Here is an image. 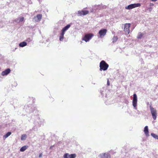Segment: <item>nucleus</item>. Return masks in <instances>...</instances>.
Returning a JSON list of instances; mask_svg holds the SVG:
<instances>
[{
    "label": "nucleus",
    "mask_w": 158,
    "mask_h": 158,
    "mask_svg": "<svg viewBox=\"0 0 158 158\" xmlns=\"http://www.w3.org/2000/svg\"><path fill=\"white\" fill-rule=\"evenodd\" d=\"M83 11H78L77 13V15L78 16H80L83 15Z\"/></svg>",
    "instance_id": "obj_23"
},
{
    "label": "nucleus",
    "mask_w": 158,
    "mask_h": 158,
    "mask_svg": "<svg viewBox=\"0 0 158 158\" xmlns=\"http://www.w3.org/2000/svg\"><path fill=\"white\" fill-rule=\"evenodd\" d=\"M143 34L142 33L139 32L137 36V38L138 39H140L143 37Z\"/></svg>",
    "instance_id": "obj_18"
},
{
    "label": "nucleus",
    "mask_w": 158,
    "mask_h": 158,
    "mask_svg": "<svg viewBox=\"0 0 158 158\" xmlns=\"http://www.w3.org/2000/svg\"><path fill=\"white\" fill-rule=\"evenodd\" d=\"M107 30L106 29H103L99 31V38H103L106 34Z\"/></svg>",
    "instance_id": "obj_6"
},
{
    "label": "nucleus",
    "mask_w": 158,
    "mask_h": 158,
    "mask_svg": "<svg viewBox=\"0 0 158 158\" xmlns=\"http://www.w3.org/2000/svg\"><path fill=\"white\" fill-rule=\"evenodd\" d=\"M140 6L141 4L139 3L133 4L127 6H126L125 8L126 9L130 10L136 7H139Z\"/></svg>",
    "instance_id": "obj_4"
},
{
    "label": "nucleus",
    "mask_w": 158,
    "mask_h": 158,
    "mask_svg": "<svg viewBox=\"0 0 158 158\" xmlns=\"http://www.w3.org/2000/svg\"><path fill=\"white\" fill-rule=\"evenodd\" d=\"M131 26V24L129 23H126L124 24V31H125L126 34H128L130 33L129 28Z\"/></svg>",
    "instance_id": "obj_3"
},
{
    "label": "nucleus",
    "mask_w": 158,
    "mask_h": 158,
    "mask_svg": "<svg viewBox=\"0 0 158 158\" xmlns=\"http://www.w3.org/2000/svg\"><path fill=\"white\" fill-rule=\"evenodd\" d=\"M27 45V43L26 42L23 41L20 43L19 44V46L21 47H23Z\"/></svg>",
    "instance_id": "obj_15"
},
{
    "label": "nucleus",
    "mask_w": 158,
    "mask_h": 158,
    "mask_svg": "<svg viewBox=\"0 0 158 158\" xmlns=\"http://www.w3.org/2000/svg\"><path fill=\"white\" fill-rule=\"evenodd\" d=\"M153 5H154V4H153L152 3H151L150 4V6H153Z\"/></svg>",
    "instance_id": "obj_29"
},
{
    "label": "nucleus",
    "mask_w": 158,
    "mask_h": 158,
    "mask_svg": "<svg viewBox=\"0 0 158 158\" xmlns=\"http://www.w3.org/2000/svg\"><path fill=\"white\" fill-rule=\"evenodd\" d=\"M76 156V155L75 154H69L66 153L64 155L63 158H75Z\"/></svg>",
    "instance_id": "obj_7"
},
{
    "label": "nucleus",
    "mask_w": 158,
    "mask_h": 158,
    "mask_svg": "<svg viewBox=\"0 0 158 158\" xmlns=\"http://www.w3.org/2000/svg\"><path fill=\"white\" fill-rule=\"evenodd\" d=\"M28 147V146H27L25 145L21 148L20 150L21 152H24L27 149Z\"/></svg>",
    "instance_id": "obj_14"
},
{
    "label": "nucleus",
    "mask_w": 158,
    "mask_h": 158,
    "mask_svg": "<svg viewBox=\"0 0 158 158\" xmlns=\"http://www.w3.org/2000/svg\"><path fill=\"white\" fill-rule=\"evenodd\" d=\"M150 109L152 118L154 120H155L157 117V111L156 109L153 108L151 106H150Z\"/></svg>",
    "instance_id": "obj_2"
},
{
    "label": "nucleus",
    "mask_w": 158,
    "mask_h": 158,
    "mask_svg": "<svg viewBox=\"0 0 158 158\" xmlns=\"http://www.w3.org/2000/svg\"><path fill=\"white\" fill-rule=\"evenodd\" d=\"M150 1H152V2H156L157 1V0H150Z\"/></svg>",
    "instance_id": "obj_30"
},
{
    "label": "nucleus",
    "mask_w": 158,
    "mask_h": 158,
    "mask_svg": "<svg viewBox=\"0 0 158 158\" xmlns=\"http://www.w3.org/2000/svg\"><path fill=\"white\" fill-rule=\"evenodd\" d=\"M37 19L39 20V21H40L42 19V16L41 15L38 14L36 15V17H35Z\"/></svg>",
    "instance_id": "obj_20"
},
{
    "label": "nucleus",
    "mask_w": 158,
    "mask_h": 158,
    "mask_svg": "<svg viewBox=\"0 0 158 158\" xmlns=\"http://www.w3.org/2000/svg\"><path fill=\"white\" fill-rule=\"evenodd\" d=\"M11 133L10 132H8L6 135H4L3 136V138L4 139L7 138L11 134Z\"/></svg>",
    "instance_id": "obj_17"
},
{
    "label": "nucleus",
    "mask_w": 158,
    "mask_h": 158,
    "mask_svg": "<svg viewBox=\"0 0 158 158\" xmlns=\"http://www.w3.org/2000/svg\"><path fill=\"white\" fill-rule=\"evenodd\" d=\"M118 39V38L117 36H113L112 39V42L113 43H115L116 42Z\"/></svg>",
    "instance_id": "obj_16"
},
{
    "label": "nucleus",
    "mask_w": 158,
    "mask_h": 158,
    "mask_svg": "<svg viewBox=\"0 0 158 158\" xmlns=\"http://www.w3.org/2000/svg\"><path fill=\"white\" fill-rule=\"evenodd\" d=\"M143 131L147 136H149V132L148 126H146L144 127Z\"/></svg>",
    "instance_id": "obj_12"
},
{
    "label": "nucleus",
    "mask_w": 158,
    "mask_h": 158,
    "mask_svg": "<svg viewBox=\"0 0 158 158\" xmlns=\"http://www.w3.org/2000/svg\"><path fill=\"white\" fill-rule=\"evenodd\" d=\"M148 10L150 12H151L152 10V8H149L148 9Z\"/></svg>",
    "instance_id": "obj_27"
},
{
    "label": "nucleus",
    "mask_w": 158,
    "mask_h": 158,
    "mask_svg": "<svg viewBox=\"0 0 158 158\" xmlns=\"http://www.w3.org/2000/svg\"><path fill=\"white\" fill-rule=\"evenodd\" d=\"M102 158H110V156L107 154L104 153L103 154V157Z\"/></svg>",
    "instance_id": "obj_22"
},
{
    "label": "nucleus",
    "mask_w": 158,
    "mask_h": 158,
    "mask_svg": "<svg viewBox=\"0 0 158 158\" xmlns=\"http://www.w3.org/2000/svg\"><path fill=\"white\" fill-rule=\"evenodd\" d=\"M83 13V15H87L89 13V11L88 10H82Z\"/></svg>",
    "instance_id": "obj_24"
},
{
    "label": "nucleus",
    "mask_w": 158,
    "mask_h": 158,
    "mask_svg": "<svg viewBox=\"0 0 158 158\" xmlns=\"http://www.w3.org/2000/svg\"><path fill=\"white\" fill-rule=\"evenodd\" d=\"M99 67L101 71L106 70L109 67V65L104 60L102 61L100 64Z\"/></svg>",
    "instance_id": "obj_1"
},
{
    "label": "nucleus",
    "mask_w": 158,
    "mask_h": 158,
    "mask_svg": "<svg viewBox=\"0 0 158 158\" xmlns=\"http://www.w3.org/2000/svg\"><path fill=\"white\" fill-rule=\"evenodd\" d=\"M70 25L69 24L67 25L66 26L63 28L61 30V31L65 33V32L70 27Z\"/></svg>",
    "instance_id": "obj_11"
},
{
    "label": "nucleus",
    "mask_w": 158,
    "mask_h": 158,
    "mask_svg": "<svg viewBox=\"0 0 158 158\" xmlns=\"http://www.w3.org/2000/svg\"><path fill=\"white\" fill-rule=\"evenodd\" d=\"M64 34L65 33L61 31V33L60 34V36L59 37V40L60 41H62L64 39Z\"/></svg>",
    "instance_id": "obj_13"
},
{
    "label": "nucleus",
    "mask_w": 158,
    "mask_h": 158,
    "mask_svg": "<svg viewBox=\"0 0 158 158\" xmlns=\"http://www.w3.org/2000/svg\"><path fill=\"white\" fill-rule=\"evenodd\" d=\"M151 136L154 138L158 139V135L153 133L151 134Z\"/></svg>",
    "instance_id": "obj_21"
},
{
    "label": "nucleus",
    "mask_w": 158,
    "mask_h": 158,
    "mask_svg": "<svg viewBox=\"0 0 158 158\" xmlns=\"http://www.w3.org/2000/svg\"><path fill=\"white\" fill-rule=\"evenodd\" d=\"M10 71L11 70L10 69H7L2 71L1 74L2 76L7 75L10 73Z\"/></svg>",
    "instance_id": "obj_9"
},
{
    "label": "nucleus",
    "mask_w": 158,
    "mask_h": 158,
    "mask_svg": "<svg viewBox=\"0 0 158 158\" xmlns=\"http://www.w3.org/2000/svg\"><path fill=\"white\" fill-rule=\"evenodd\" d=\"M33 20L34 21H35V22H39V20L38 19H37L35 17L33 19Z\"/></svg>",
    "instance_id": "obj_25"
},
{
    "label": "nucleus",
    "mask_w": 158,
    "mask_h": 158,
    "mask_svg": "<svg viewBox=\"0 0 158 158\" xmlns=\"http://www.w3.org/2000/svg\"><path fill=\"white\" fill-rule=\"evenodd\" d=\"M107 84L108 86H109L110 85V83L108 79H107Z\"/></svg>",
    "instance_id": "obj_26"
},
{
    "label": "nucleus",
    "mask_w": 158,
    "mask_h": 158,
    "mask_svg": "<svg viewBox=\"0 0 158 158\" xmlns=\"http://www.w3.org/2000/svg\"><path fill=\"white\" fill-rule=\"evenodd\" d=\"M132 104L133 105L134 107H136L137 104V97L136 94H133Z\"/></svg>",
    "instance_id": "obj_8"
},
{
    "label": "nucleus",
    "mask_w": 158,
    "mask_h": 158,
    "mask_svg": "<svg viewBox=\"0 0 158 158\" xmlns=\"http://www.w3.org/2000/svg\"><path fill=\"white\" fill-rule=\"evenodd\" d=\"M93 36V35L92 34H88L85 35L82 40H84L86 42L89 41L92 37Z\"/></svg>",
    "instance_id": "obj_5"
},
{
    "label": "nucleus",
    "mask_w": 158,
    "mask_h": 158,
    "mask_svg": "<svg viewBox=\"0 0 158 158\" xmlns=\"http://www.w3.org/2000/svg\"><path fill=\"white\" fill-rule=\"evenodd\" d=\"M27 135L26 134H23L21 135V140H25L27 138Z\"/></svg>",
    "instance_id": "obj_19"
},
{
    "label": "nucleus",
    "mask_w": 158,
    "mask_h": 158,
    "mask_svg": "<svg viewBox=\"0 0 158 158\" xmlns=\"http://www.w3.org/2000/svg\"><path fill=\"white\" fill-rule=\"evenodd\" d=\"M42 153H40V154L39 155V157L40 158H41L42 157Z\"/></svg>",
    "instance_id": "obj_28"
},
{
    "label": "nucleus",
    "mask_w": 158,
    "mask_h": 158,
    "mask_svg": "<svg viewBox=\"0 0 158 158\" xmlns=\"http://www.w3.org/2000/svg\"><path fill=\"white\" fill-rule=\"evenodd\" d=\"M24 18L23 17H20L15 19L14 21V22L16 23H19L20 22H22L24 21Z\"/></svg>",
    "instance_id": "obj_10"
}]
</instances>
